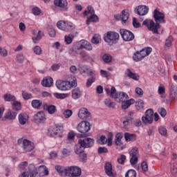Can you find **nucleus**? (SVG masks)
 <instances>
[{
	"label": "nucleus",
	"instance_id": "nucleus-55",
	"mask_svg": "<svg viewBox=\"0 0 177 177\" xmlns=\"http://www.w3.org/2000/svg\"><path fill=\"white\" fill-rule=\"evenodd\" d=\"M98 154H103V153H109V149L106 147H100L97 149Z\"/></svg>",
	"mask_w": 177,
	"mask_h": 177
},
{
	"label": "nucleus",
	"instance_id": "nucleus-46",
	"mask_svg": "<svg viewBox=\"0 0 177 177\" xmlns=\"http://www.w3.org/2000/svg\"><path fill=\"white\" fill-rule=\"evenodd\" d=\"M22 97L24 99V100H30V99H31L32 97V95L26 91H23L22 92Z\"/></svg>",
	"mask_w": 177,
	"mask_h": 177
},
{
	"label": "nucleus",
	"instance_id": "nucleus-15",
	"mask_svg": "<svg viewBox=\"0 0 177 177\" xmlns=\"http://www.w3.org/2000/svg\"><path fill=\"white\" fill-rule=\"evenodd\" d=\"M116 20H121L122 24H127L129 19V12L127 10H123L120 15L115 17Z\"/></svg>",
	"mask_w": 177,
	"mask_h": 177
},
{
	"label": "nucleus",
	"instance_id": "nucleus-37",
	"mask_svg": "<svg viewBox=\"0 0 177 177\" xmlns=\"http://www.w3.org/2000/svg\"><path fill=\"white\" fill-rule=\"evenodd\" d=\"M66 26H67V23L64 21H59L57 23V27L59 30H62V31H66Z\"/></svg>",
	"mask_w": 177,
	"mask_h": 177
},
{
	"label": "nucleus",
	"instance_id": "nucleus-50",
	"mask_svg": "<svg viewBox=\"0 0 177 177\" xmlns=\"http://www.w3.org/2000/svg\"><path fill=\"white\" fill-rule=\"evenodd\" d=\"M31 167H34V165H29V174H30V177H37V176L38 175V171H37L36 169H33L31 171V169H30V168H31Z\"/></svg>",
	"mask_w": 177,
	"mask_h": 177
},
{
	"label": "nucleus",
	"instance_id": "nucleus-9",
	"mask_svg": "<svg viewBox=\"0 0 177 177\" xmlns=\"http://www.w3.org/2000/svg\"><path fill=\"white\" fill-rule=\"evenodd\" d=\"M120 32L124 41H133V39H135V35H133V33H132V32L128 30L120 29Z\"/></svg>",
	"mask_w": 177,
	"mask_h": 177
},
{
	"label": "nucleus",
	"instance_id": "nucleus-57",
	"mask_svg": "<svg viewBox=\"0 0 177 177\" xmlns=\"http://www.w3.org/2000/svg\"><path fill=\"white\" fill-rule=\"evenodd\" d=\"M125 160H127V156L125 155H120V157L118 158V164L124 165L125 163Z\"/></svg>",
	"mask_w": 177,
	"mask_h": 177
},
{
	"label": "nucleus",
	"instance_id": "nucleus-17",
	"mask_svg": "<svg viewBox=\"0 0 177 177\" xmlns=\"http://www.w3.org/2000/svg\"><path fill=\"white\" fill-rule=\"evenodd\" d=\"M77 115L81 120H88V118H91V112L86 108H81Z\"/></svg>",
	"mask_w": 177,
	"mask_h": 177
},
{
	"label": "nucleus",
	"instance_id": "nucleus-43",
	"mask_svg": "<svg viewBox=\"0 0 177 177\" xmlns=\"http://www.w3.org/2000/svg\"><path fill=\"white\" fill-rule=\"evenodd\" d=\"M91 70H89V67L88 66L84 65L83 66L82 69H80V73L82 74V75H85V74H88V75H89V73L88 72L90 71Z\"/></svg>",
	"mask_w": 177,
	"mask_h": 177
},
{
	"label": "nucleus",
	"instance_id": "nucleus-41",
	"mask_svg": "<svg viewBox=\"0 0 177 177\" xmlns=\"http://www.w3.org/2000/svg\"><path fill=\"white\" fill-rule=\"evenodd\" d=\"M173 41L174 38L172 37V36H169L165 40V46H167V48H171V46H172Z\"/></svg>",
	"mask_w": 177,
	"mask_h": 177
},
{
	"label": "nucleus",
	"instance_id": "nucleus-45",
	"mask_svg": "<svg viewBox=\"0 0 177 177\" xmlns=\"http://www.w3.org/2000/svg\"><path fill=\"white\" fill-rule=\"evenodd\" d=\"M75 28V26L71 22H67L65 28V31H73Z\"/></svg>",
	"mask_w": 177,
	"mask_h": 177
},
{
	"label": "nucleus",
	"instance_id": "nucleus-19",
	"mask_svg": "<svg viewBox=\"0 0 177 177\" xmlns=\"http://www.w3.org/2000/svg\"><path fill=\"white\" fill-rule=\"evenodd\" d=\"M64 131V127L63 126H55L53 130L51 131L50 135V136H56V135L59 136V138H62L63 136L62 135V133Z\"/></svg>",
	"mask_w": 177,
	"mask_h": 177
},
{
	"label": "nucleus",
	"instance_id": "nucleus-8",
	"mask_svg": "<svg viewBox=\"0 0 177 177\" xmlns=\"http://www.w3.org/2000/svg\"><path fill=\"white\" fill-rule=\"evenodd\" d=\"M143 26H146L149 31H152L153 34H158V29L160 28V24H155L154 21L145 19L142 22Z\"/></svg>",
	"mask_w": 177,
	"mask_h": 177
},
{
	"label": "nucleus",
	"instance_id": "nucleus-33",
	"mask_svg": "<svg viewBox=\"0 0 177 177\" xmlns=\"http://www.w3.org/2000/svg\"><path fill=\"white\" fill-rule=\"evenodd\" d=\"M46 109L49 114H55V112L57 111V109L55 105H46Z\"/></svg>",
	"mask_w": 177,
	"mask_h": 177
},
{
	"label": "nucleus",
	"instance_id": "nucleus-18",
	"mask_svg": "<svg viewBox=\"0 0 177 177\" xmlns=\"http://www.w3.org/2000/svg\"><path fill=\"white\" fill-rule=\"evenodd\" d=\"M135 12L139 16H146L149 13V7L146 6H138Z\"/></svg>",
	"mask_w": 177,
	"mask_h": 177
},
{
	"label": "nucleus",
	"instance_id": "nucleus-29",
	"mask_svg": "<svg viewBox=\"0 0 177 177\" xmlns=\"http://www.w3.org/2000/svg\"><path fill=\"white\" fill-rule=\"evenodd\" d=\"M82 93L81 90H80V88H75L72 91V97L73 99H80L81 97Z\"/></svg>",
	"mask_w": 177,
	"mask_h": 177
},
{
	"label": "nucleus",
	"instance_id": "nucleus-54",
	"mask_svg": "<svg viewBox=\"0 0 177 177\" xmlns=\"http://www.w3.org/2000/svg\"><path fill=\"white\" fill-rule=\"evenodd\" d=\"M81 48H80V44L77 45H75L73 46V47L72 48V52H74V53H76V55H80V53H81Z\"/></svg>",
	"mask_w": 177,
	"mask_h": 177
},
{
	"label": "nucleus",
	"instance_id": "nucleus-3",
	"mask_svg": "<svg viewBox=\"0 0 177 177\" xmlns=\"http://www.w3.org/2000/svg\"><path fill=\"white\" fill-rule=\"evenodd\" d=\"M113 99L118 103H122V109L124 110H127L129 106L135 103V100L133 99H129L128 94L124 92H118L115 95H113Z\"/></svg>",
	"mask_w": 177,
	"mask_h": 177
},
{
	"label": "nucleus",
	"instance_id": "nucleus-5",
	"mask_svg": "<svg viewBox=\"0 0 177 177\" xmlns=\"http://www.w3.org/2000/svg\"><path fill=\"white\" fill-rule=\"evenodd\" d=\"M152 50L153 48H151V47L142 48L141 50L137 51L133 55V60L134 62H142L144 57H146V56H149V55L151 53Z\"/></svg>",
	"mask_w": 177,
	"mask_h": 177
},
{
	"label": "nucleus",
	"instance_id": "nucleus-60",
	"mask_svg": "<svg viewBox=\"0 0 177 177\" xmlns=\"http://www.w3.org/2000/svg\"><path fill=\"white\" fill-rule=\"evenodd\" d=\"M16 59L18 63H23L24 62V55L23 54H19L17 55Z\"/></svg>",
	"mask_w": 177,
	"mask_h": 177
},
{
	"label": "nucleus",
	"instance_id": "nucleus-21",
	"mask_svg": "<svg viewBox=\"0 0 177 177\" xmlns=\"http://www.w3.org/2000/svg\"><path fill=\"white\" fill-rule=\"evenodd\" d=\"M79 46L81 49L91 51L93 49L92 44L86 40L82 39L79 42Z\"/></svg>",
	"mask_w": 177,
	"mask_h": 177
},
{
	"label": "nucleus",
	"instance_id": "nucleus-59",
	"mask_svg": "<svg viewBox=\"0 0 177 177\" xmlns=\"http://www.w3.org/2000/svg\"><path fill=\"white\" fill-rule=\"evenodd\" d=\"M32 12L35 16H39L41 15V9L38 7L33 8Z\"/></svg>",
	"mask_w": 177,
	"mask_h": 177
},
{
	"label": "nucleus",
	"instance_id": "nucleus-16",
	"mask_svg": "<svg viewBox=\"0 0 177 177\" xmlns=\"http://www.w3.org/2000/svg\"><path fill=\"white\" fill-rule=\"evenodd\" d=\"M54 5L60 8L64 12H67V10H68V7H67L68 3L67 2V0H55Z\"/></svg>",
	"mask_w": 177,
	"mask_h": 177
},
{
	"label": "nucleus",
	"instance_id": "nucleus-35",
	"mask_svg": "<svg viewBox=\"0 0 177 177\" xmlns=\"http://www.w3.org/2000/svg\"><path fill=\"white\" fill-rule=\"evenodd\" d=\"M75 35L73 34H69L68 35H65L64 37V41L66 44V45H70L73 42V40L75 38Z\"/></svg>",
	"mask_w": 177,
	"mask_h": 177
},
{
	"label": "nucleus",
	"instance_id": "nucleus-47",
	"mask_svg": "<svg viewBox=\"0 0 177 177\" xmlns=\"http://www.w3.org/2000/svg\"><path fill=\"white\" fill-rule=\"evenodd\" d=\"M102 59L105 63H110V62H111V60L113 59V57H111V55H110L109 54H104L102 56Z\"/></svg>",
	"mask_w": 177,
	"mask_h": 177
},
{
	"label": "nucleus",
	"instance_id": "nucleus-52",
	"mask_svg": "<svg viewBox=\"0 0 177 177\" xmlns=\"http://www.w3.org/2000/svg\"><path fill=\"white\" fill-rule=\"evenodd\" d=\"M64 117H65V118H70L71 115H73V111L70 110V109H66L64 112Z\"/></svg>",
	"mask_w": 177,
	"mask_h": 177
},
{
	"label": "nucleus",
	"instance_id": "nucleus-23",
	"mask_svg": "<svg viewBox=\"0 0 177 177\" xmlns=\"http://www.w3.org/2000/svg\"><path fill=\"white\" fill-rule=\"evenodd\" d=\"M104 171L106 175L110 177H114V173H113V165L111 163L107 162L104 165Z\"/></svg>",
	"mask_w": 177,
	"mask_h": 177
},
{
	"label": "nucleus",
	"instance_id": "nucleus-51",
	"mask_svg": "<svg viewBox=\"0 0 177 177\" xmlns=\"http://www.w3.org/2000/svg\"><path fill=\"white\" fill-rule=\"evenodd\" d=\"M145 106V102H143V100H138L136 103V107L137 110H140V109H143Z\"/></svg>",
	"mask_w": 177,
	"mask_h": 177
},
{
	"label": "nucleus",
	"instance_id": "nucleus-12",
	"mask_svg": "<svg viewBox=\"0 0 177 177\" xmlns=\"http://www.w3.org/2000/svg\"><path fill=\"white\" fill-rule=\"evenodd\" d=\"M139 154V149L136 147H133L130 151L129 155L131 158L130 162L131 165H135L138 162V155Z\"/></svg>",
	"mask_w": 177,
	"mask_h": 177
},
{
	"label": "nucleus",
	"instance_id": "nucleus-26",
	"mask_svg": "<svg viewBox=\"0 0 177 177\" xmlns=\"http://www.w3.org/2000/svg\"><path fill=\"white\" fill-rule=\"evenodd\" d=\"M91 23H97L99 21V17L97 15L93 14L86 20L87 26H89Z\"/></svg>",
	"mask_w": 177,
	"mask_h": 177
},
{
	"label": "nucleus",
	"instance_id": "nucleus-14",
	"mask_svg": "<svg viewBox=\"0 0 177 177\" xmlns=\"http://www.w3.org/2000/svg\"><path fill=\"white\" fill-rule=\"evenodd\" d=\"M22 149L25 153L32 151V149H35L34 142L27 139H24L23 141Z\"/></svg>",
	"mask_w": 177,
	"mask_h": 177
},
{
	"label": "nucleus",
	"instance_id": "nucleus-34",
	"mask_svg": "<svg viewBox=\"0 0 177 177\" xmlns=\"http://www.w3.org/2000/svg\"><path fill=\"white\" fill-rule=\"evenodd\" d=\"M5 102H15L16 97L10 93H6L3 96Z\"/></svg>",
	"mask_w": 177,
	"mask_h": 177
},
{
	"label": "nucleus",
	"instance_id": "nucleus-61",
	"mask_svg": "<svg viewBox=\"0 0 177 177\" xmlns=\"http://www.w3.org/2000/svg\"><path fill=\"white\" fill-rule=\"evenodd\" d=\"M70 149H67L66 148H64L62 151V154L63 157H68V156H70Z\"/></svg>",
	"mask_w": 177,
	"mask_h": 177
},
{
	"label": "nucleus",
	"instance_id": "nucleus-2",
	"mask_svg": "<svg viewBox=\"0 0 177 177\" xmlns=\"http://www.w3.org/2000/svg\"><path fill=\"white\" fill-rule=\"evenodd\" d=\"M95 145V140L91 138H80L78 140V145L75 147L76 154H82L85 149H91Z\"/></svg>",
	"mask_w": 177,
	"mask_h": 177
},
{
	"label": "nucleus",
	"instance_id": "nucleus-28",
	"mask_svg": "<svg viewBox=\"0 0 177 177\" xmlns=\"http://www.w3.org/2000/svg\"><path fill=\"white\" fill-rule=\"evenodd\" d=\"M17 115V111H8L5 114V118H6L7 120H16Z\"/></svg>",
	"mask_w": 177,
	"mask_h": 177
},
{
	"label": "nucleus",
	"instance_id": "nucleus-1",
	"mask_svg": "<svg viewBox=\"0 0 177 177\" xmlns=\"http://www.w3.org/2000/svg\"><path fill=\"white\" fill-rule=\"evenodd\" d=\"M55 85L59 91H70L71 88L77 86V77L74 75H68L67 80H57Z\"/></svg>",
	"mask_w": 177,
	"mask_h": 177
},
{
	"label": "nucleus",
	"instance_id": "nucleus-20",
	"mask_svg": "<svg viewBox=\"0 0 177 177\" xmlns=\"http://www.w3.org/2000/svg\"><path fill=\"white\" fill-rule=\"evenodd\" d=\"M19 122L21 125H26L28 122V120L30 119V116L27 114V113H21L19 116Z\"/></svg>",
	"mask_w": 177,
	"mask_h": 177
},
{
	"label": "nucleus",
	"instance_id": "nucleus-44",
	"mask_svg": "<svg viewBox=\"0 0 177 177\" xmlns=\"http://www.w3.org/2000/svg\"><path fill=\"white\" fill-rule=\"evenodd\" d=\"M136 171H135L134 169H129L127 171L125 177H136Z\"/></svg>",
	"mask_w": 177,
	"mask_h": 177
},
{
	"label": "nucleus",
	"instance_id": "nucleus-49",
	"mask_svg": "<svg viewBox=\"0 0 177 177\" xmlns=\"http://www.w3.org/2000/svg\"><path fill=\"white\" fill-rule=\"evenodd\" d=\"M54 96L56 97V99H66L68 95L66 93H55Z\"/></svg>",
	"mask_w": 177,
	"mask_h": 177
},
{
	"label": "nucleus",
	"instance_id": "nucleus-6",
	"mask_svg": "<svg viewBox=\"0 0 177 177\" xmlns=\"http://www.w3.org/2000/svg\"><path fill=\"white\" fill-rule=\"evenodd\" d=\"M77 130L80 132L79 138H86L88 136L87 132L91 131V123L86 121H82L80 122L77 127Z\"/></svg>",
	"mask_w": 177,
	"mask_h": 177
},
{
	"label": "nucleus",
	"instance_id": "nucleus-11",
	"mask_svg": "<svg viewBox=\"0 0 177 177\" xmlns=\"http://www.w3.org/2000/svg\"><path fill=\"white\" fill-rule=\"evenodd\" d=\"M153 19L156 23L160 24V23H165V15L156 8L153 11Z\"/></svg>",
	"mask_w": 177,
	"mask_h": 177
},
{
	"label": "nucleus",
	"instance_id": "nucleus-53",
	"mask_svg": "<svg viewBox=\"0 0 177 177\" xmlns=\"http://www.w3.org/2000/svg\"><path fill=\"white\" fill-rule=\"evenodd\" d=\"M33 52L37 55H42V48L39 46H36L33 48Z\"/></svg>",
	"mask_w": 177,
	"mask_h": 177
},
{
	"label": "nucleus",
	"instance_id": "nucleus-24",
	"mask_svg": "<svg viewBox=\"0 0 177 177\" xmlns=\"http://www.w3.org/2000/svg\"><path fill=\"white\" fill-rule=\"evenodd\" d=\"M41 85L46 88H50L53 85V79L50 77H46L41 81Z\"/></svg>",
	"mask_w": 177,
	"mask_h": 177
},
{
	"label": "nucleus",
	"instance_id": "nucleus-10",
	"mask_svg": "<svg viewBox=\"0 0 177 177\" xmlns=\"http://www.w3.org/2000/svg\"><path fill=\"white\" fill-rule=\"evenodd\" d=\"M154 117V111L149 109L146 111L145 116H142V121L144 124H151L153 122V118Z\"/></svg>",
	"mask_w": 177,
	"mask_h": 177
},
{
	"label": "nucleus",
	"instance_id": "nucleus-48",
	"mask_svg": "<svg viewBox=\"0 0 177 177\" xmlns=\"http://www.w3.org/2000/svg\"><path fill=\"white\" fill-rule=\"evenodd\" d=\"M99 143H100V145H106V143H107V145H109V141L107 140V138H106L105 136L102 135L100 137Z\"/></svg>",
	"mask_w": 177,
	"mask_h": 177
},
{
	"label": "nucleus",
	"instance_id": "nucleus-27",
	"mask_svg": "<svg viewBox=\"0 0 177 177\" xmlns=\"http://www.w3.org/2000/svg\"><path fill=\"white\" fill-rule=\"evenodd\" d=\"M124 139L126 142H133L136 140V135L129 133H124Z\"/></svg>",
	"mask_w": 177,
	"mask_h": 177
},
{
	"label": "nucleus",
	"instance_id": "nucleus-36",
	"mask_svg": "<svg viewBox=\"0 0 177 177\" xmlns=\"http://www.w3.org/2000/svg\"><path fill=\"white\" fill-rule=\"evenodd\" d=\"M12 110H15L17 113L21 110V103L19 101H14L12 103Z\"/></svg>",
	"mask_w": 177,
	"mask_h": 177
},
{
	"label": "nucleus",
	"instance_id": "nucleus-22",
	"mask_svg": "<svg viewBox=\"0 0 177 177\" xmlns=\"http://www.w3.org/2000/svg\"><path fill=\"white\" fill-rule=\"evenodd\" d=\"M89 75L91 77L90 79L87 80V82L86 83V86L87 88H89L92 84L96 80V75H95V71L91 70L89 71Z\"/></svg>",
	"mask_w": 177,
	"mask_h": 177
},
{
	"label": "nucleus",
	"instance_id": "nucleus-40",
	"mask_svg": "<svg viewBox=\"0 0 177 177\" xmlns=\"http://www.w3.org/2000/svg\"><path fill=\"white\" fill-rule=\"evenodd\" d=\"M41 38H42V32H41V30H39L37 36L32 37V41L34 44H38V42L41 41Z\"/></svg>",
	"mask_w": 177,
	"mask_h": 177
},
{
	"label": "nucleus",
	"instance_id": "nucleus-25",
	"mask_svg": "<svg viewBox=\"0 0 177 177\" xmlns=\"http://www.w3.org/2000/svg\"><path fill=\"white\" fill-rule=\"evenodd\" d=\"M125 74L126 75H127V77H129V78H131L135 81H139V75L132 73V71H131V69H127L125 72Z\"/></svg>",
	"mask_w": 177,
	"mask_h": 177
},
{
	"label": "nucleus",
	"instance_id": "nucleus-31",
	"mask_svg": "<svg viewBox=\"0 0 177 177\" xmlns=\"http://www.w3.org/2000/svg\"><path fill=\"white\" fill-rule=\"evenodd\" d=\"M104 103L109 109H114L115 107V102H112L110 98L105 99Z\"/></svg>",
	"mask_w": 177,
	"mask_h": 177
},
{
	"label": "nucleus",
	"instance_id": "nucleus-30",
	"mask_svg": "<svg viewBox=\"0 0 177 177\" xmlns=\"http://www.w3.org/2000/svg\"><path fill=\"white\" fill-rule=\"evenodd\" d=\"M124 138V134L122 133H118L115 136V144L116 146H121L122 145V139Z\"/></svg>",
	"mask_w": 177,
	"mask_h": 177
},
{
	"label": "nucleus",
	"instance_id": "nucleus-42",
	"mask_svg": "<svg viewBox=\"0 0 177 177\" xmlns=\"http://www.w3.org/2000/svg\"><path fill=\"white\" fill-rule=\"evenodd\" d=\"M158 132H159L160 135H161L162 136H167V128H165V127H164V126L159 127Z\"/></svg>",
	"mask_w": 177,
	"mask_h": 177
},
{
	"label": "nucleus",
	"instance_id": "nucleus-38",
	"mask_svg": "<svg viewBox=\"0 0 177 177\" xmlns=\"http://www.w3.org/2000/svg\"><path fill=\"white\" fill-rule=\"evenodd\" d=\"M101 40L102 38L100 37V36L97 34H95L91 39V44H93L94 45H97V44H100Z\"/></svg>",
	"mask_w": 177,
	"mask_h": 177
},
{
	"label": "nucleus",
	"instance_id": "nucleus-58",
	"mask_svg": "<svg viewBox=\"0 0 177 177\" xmlns=\"http://www.w3.org/2000/svg\"><path fill=\"white\" fill-rule=\"evenodd\" d=\"M113 133L110 132L108 134V146H112L113 145Z\"/></svg>",
	"mask_w": 177,
	"mask_h": 177
},
{
	"label": "nucleus",
	"instance_id": "nucleus-64",
	"mask_svg": "<svg viewBox=\"0 0 177 177\" xmlns=\"http://www.w3.org/2000/svg\"><path fill=\"white\" fill-rule=\"evenodd\" d=\"M169 97L171 100H177V91L170 93Z\"/></svg>",
	"mask_w": 177,
	"mask_h": 177
},
{
	"label": "nucleus",
	"instance_id": "nucleus-39",
	"mask_svg": "<svg viewBox=\"0 0 177 177\" xmlns=\"http://www.w3.org/2000/svg\"><path fill=\"white\" fill-rule=\"evenodd\" d=\"M104 89L108 95L110 94L111 97H114V95H115V92H117L115 87L112 86L111 91L109 88H105Z\"/></svg>",
	"mask_w": 177,
	"mask_h": 177
},
{
	"label": "nucleus",
	"instance_id": "nucleus-32",
	"mask_svg": "<svg viewBox=\"0 0 177 177\" xmlns=\"http://www.w3.org/2000/svg\"><path fill=\"white\" fill-rule=\"evenodd\" d=\"M32 107L33 109H39L42 106V100H33L31 102Z\"/></svg>",
	"mask_w": 177,
	"mask_h": 177
},
{
	"label": "nucleus",
	"instance_id": "nucleus-56",
	"mask_svg": "<svg viewBox=\"0 0 177 177\" xmlns=\"http://www.w3.org/2000/svg\"><path fill=\"white\" fill-rule=\"evenodd\" d=\"M55 169L60 174L64 173V175H66V168L63 167L62 166H56Z\"/></svg>",
	"mask_w": 177,
	"mask_h": 177
},
{
	"label": "nucleus",
	"instance_id": "nucleus-4",
	"mask_svg": "<svg viewBox=\"0 0 177 177\" xmlns=\"http://www.w3.org/2000/svg\"><path fill=\"white\" fill-rule=\"evenodd\" d=\"M120 39V34L113 32V31H109L107 32L104 35V40L106 44H109L111 46L114 45V44H117Z\"/></svg>",
	"mask_w": 177,
	"mask_h": 177
},
{
	"label": "nucleus",
	"instance_id": "nucleus-63",
	"mask_svg": "<svg viewBox=\"0 0 177 177\" xmlns=\"http://www.w3.org/2000/svg\"><path fill=\"white\" fill-rule=\"evenodd\" d=\"M28 165V162L27 161L22 162L19 165V169H26V167Z\"/></svg>",
	"mask_w": 177,
	"mask_h": 177
},
{
	"label": "nucleus",
	"instance_id": "nucleus-62",
	"mask_svg": "<svg viewBox=\"0 0 177 177\" xmlns=\"http://www.w3.org/2000/svg\"><path fill=\"white\" fill-rule=\"evenodd\" d=\"M158 111L161 117L164 118L167 115V111L164 108H160Z\"/></svg>",
	"mask_w": 177,
	"mask_h": 177
},
{
	"label": "nucleus",
	"instance_id": "nucleus-7",
	"mask_svg": "<svg viewBox=\"0 0 177 177\" xmlns=\"http://www.w3.org/2000/svg\"><path fill=\"white\" fill-rule=\"evenodd\" d=\"M82 174V170L80 167L70 166L65 169V176L80 177Z\"/></svg>",
	"mask_w": 177,
	"mask_h": 177
},
{
	"label": "nucleus",
	"instance_id": "nucleus-13",
	"mask_svg": "<svg viewBox=\"0 0 177 177\" xmlns=\"http://www.w3.org/2000/svg\"><path fill=\"white\" fill-rule=\"evenodd\" d=\"M33 120L36 124H42V122H45L46 121V115H45V112H37L34 115Z\"/></svg>",
	"mask_w": 177,
	"mask_h": 177
}]
</instances>
